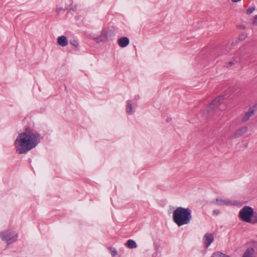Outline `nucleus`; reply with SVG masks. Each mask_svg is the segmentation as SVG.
<instances>
[{
    "instance_id": "nucleus-1",
    "label": "nucleus",
    "mask_w": 257,
    "mask_h": 257,
    "mask_svg": "<svg viewBox=\"0 0 257 257\" xmlns=\"http://www.w3.org/2000/svg\"><path fill=\"white\" fill-rule=\"evenodd\" d=\"M40 134L36 131L27 128L19 134L15 141L16 151L19 154H26L35 148L41 141Z\"/></svg>"
},
{
    "instance_id": "nucleus-2",
    "label": "nucleus",
    "mask_w": 257,
    "mask_h": 257,
    "mask_svg": "<svg viewBox=\"0 0 257 257\" xmlns=\"http://www.w3.org/2000/svg\"><path fill=\"white\" fill-rule=\"evenodd\" d=\"M174 222L178 226L187 224L192 219L191 211L189 208L177 207L173 213Z\"/></svg>"
},
{
    "instance_id": "nucleus-3",
    "label": "nucleus",
    "mask_w": 257,
    "mask_h": 257,
    "mask_svg": "<svg viewBox=\"0 0 257 257\" xmlns=\"http://www.w3.org/2000/svg\"><path fill=\"white\" fill-rule=\"evenodd\" d=\"M253 215V209L249 206H245L239 211V216L240 219L246 222L250 221L251 216Z\"/></svg>"
},
{
    "instance_id": "nucleus-4",
    "label": "nucleus",
    "mask_w": 257,
    "mask_h": 257,
    "mask_svg": "<svg viewBox=\"0 0 257 257\" xmlns=\"http://www.w3.org/2000/svg\"><path fill=\"white\" fill-rule=\"evenodd\" d=\"M16 236L14 232L9 230H5L0 233L1 238L3 240L7 241L8 245L16 240Z\"/></svg>"
},
{
    "instance_id": "nucleus-5",
    "label": "nucleus",
    "mask_w": 257,
    "mask_h": 257,
    "mask_svg": "<svg viewBox=\"0 0 257 257\" xmlns=\"http://www.w3.org/2000/svg\"><path fill=\"white\" fill-rule=\"evenodd\" d=\"M223 100V96H218L215 98L213 101L210 103L209 105L206 108L207 111L209 112L211 109H213L215 107L218 106Z\"/></svg>"
},
{
    "instance_id": "nucleus-6",
    "label": "nucleus",
    "mask_w": 257,
    "mask_h": 257,
    "mask_svg": "<svg viewBox=\"0 0 257 257\" xmlns=\"http://www.w3.org/2000/svg\"><path fill=\"white\" fill-rule=\"evenodd\" d=\"M248 129L247 126H243L237 130L233 134V136L231 137V139L238 138L242 136L243 135L245 134Z\"/></svg>"
},
{
    "instance_id": "nucleus-7",
    "label": "nucleus",
    "mask_w": 257,
    "mask_h": 257,
    "mask_svg": "<svg viewBox=\"0 0 257 257\" xmlns=\"http://www.w3.org/2000/svg\"><path fill=\"white\" fill-rule=\"evenodd\" d=\"M255 111V105L252 106V107H249L248 111H247L245 115L243 116L242 118V121L245 122L248 120L250 117L253 115Z\"/></svg>"
},
{
    "instance_id": "nucleus-8",
    "label": "nucleus",
    "mask_w": 257,
    "mask_h": 257,
    "mask_svg": "<svg viewBox=\"0 0 257 257\" xmlns=\"http://www.w3.org/2000/svg\"><path fill=\"white\" fill-rule=\"evenodd\" d=\"M203 240L206 247H208L214 240V237L212 234L207 233L205 234Z\"/></svg>"
},
{
    "instance_id": "nucleus-9",
    "label": "nucleus",
    "mask_w": 257,
    "mask_h": 257,
    "mask_svg": "<svg viewBox=\"0 0 257 257\" xmlns=\"http://www.w3.org/2000/svg\"><path fill=\"white\" fill-rule=\"evenodd\" d=\"M117 43L120 47L124 48L129 44L130 39L126 37H123L119 39L117 41Z\"/></svg>"
},
{
    "instance_id": "nucleus-10",
    "label": "nucleus",
    "mask_w": 257,
    "mask_h": 257,
    "mask_svg": "<svg viewBox=\"0 0 257 257\" xmlns=\"http://www.w3.org/2000/svg\"><path fill=\"white\" fill-rule=\"evenodd\" d=\"M57 44L61 47H65L68 45V40L65 36H61L57 38Z\"/></svg>"
},
{
    "instance_id": "nucleus-11",
    "label": "nucleus",
    "mask_w": 257,
    "mask_h": 257,
    "mask_svg": "<svg viewBox=\"0 0 257 257\" xmlns=\"http://www.w3.org/2000/svg\"><path fill=\"white\" fill-rule=\"evenodd\" d=\"M102 36L103 38L105 39L107 41L108 40L109 38L114 35V32L113 30L110 29L108 31H102Z\"/></svg>"
},
{
    "instance_id": "nucleus-12",
    "label": "nucleus",
    "mask_w": 257,
    "mask_h": 257,
    "mask_svg": "<svg viewBox=\"0 0 257 257\" xmlns=\"http://www.w3.org/2000/svg\"><path fill=\"white\" fill-rule=\"evenodd\" d=\"M253 252L254 249L253 248H249L245 251L242 257H252Z\"/></svg>"
},
{
    "instance_id": "nucleus-13",
    "label": "nucleus",
    "mask_w": 257,
    "mask_h": 257,
    "mask_svg": "<svg viewBox=\"0 0 257 257\" xmlns=\"http://www.w3.org/2000/svg\"><path fill=\"white\" fill-rule=\"evenodd\" d=\"M216 201L217 204L219 205H228L231 204L230 201H226L220 198H217Z\"/></svg>"
},
{
    "instance_id": "nucleus-14",
    "label": "nucleus",
    "mask_w": 257,
    "mask_h": 257,
    "mask_svg": "<svg viewBox=\"0 0 257 257\" xmlns=\"http://www.w3.org/2000/svg\"><path fill=\"white\" fill-rule=\"evenodd\" d=\"M126 245L127 247L130 248H134L137 247V244L136 242L134 240L131 239H129L127 241Z\"/></svg>"
},
{
    "instance_id": "nucleus-15",
    "label": "nucleus",
    "mask_w": 257,
    "mask_h": 257,
    "mask_svg": "<svg viewBox=\"0 0 257 257\" xmlns=\"http://www.w3.org/2000/svg\"><path fill=\"white\" fill-rule=\"evenodd\" d=\"M133 111V106L131 103V101H127V105L126 107V112L128 114H131Z\"/></svg>"
},
{
    "instance_id": "nucleus-16",
    "label": "nucleus",
    "mask_w": 257,
    "mask_h": 257,
    "mask_svg": "<svg viewBox=\"0 0 257 257\" xmlns=\"http://www.w3.org/2000/svg\"><path fill=\"white\" fill-rule=\"evenodd\" d=\"M249 222L251 223H257V213L253 212V215L251 216V220Z\"/></svg>"
},
{
    "instance_id": "nucleus-17",
    "label": "nucleus",
    "mask_w": 257,
    "mask_h": 257,
    "mask_svg": "<svg viewBox=\"0 0 257 257\" xmlns=\"http://www.w3.org/2000/svg\"><path fill=\"white\" fill-rule=\"evenodd\" d=\"M95 41L96 42H106L107 41L104 38H103V36H102V34H101V35L95 38Z\"/></svg>"
},
{
    "instance_id": "nucleus-18",
    "label": "nucleus",
    "mask_w": 257,
    "mask_h": 257,
    "mask_svg": "<svg viewBox=\"0 0 257 257\" xmlns=\"http://www.w3.org/2000/svg\"><path fill=\"white\" fill-rule=\"evenodd\" d=\"M70 44L75 47H77L79 45V43L77 40H71L70 41Z\"/></svg>"
},
{
    "instance_id": "nucleus-19",
    "label": "nucleus",
    "mask_w": 257,
    "mask_h": 257,
    "mask_svg": "<svg viewBox=\"0 0 257 257\" xmlns=\"http://www.w3.org/2000/svg\"><path fill=\"white\" fill-rule=\"evenodd\" d=\"M109 249L111 251L112 256H114L117 255V252L115 249H112V247H110Z\"/></svg>"
},
{
    "instance_id": "nucleus-20",
    "label": "nucleus",
    "mask_w": 257,
    "mask_h": 257,
    "mask_svg": "<svg viewBox=\"0 0 257 257\" xmlns=\"http://www.w3.org/2000/svg\"><path fill=\"white\" fill-rule=\"evenodd\" d=\"M254 10H255V8L251 7L247 10L246 14L247 15H250V14H252Z\"/></svg>"
},
{
    "instance_id": "nucleus-21",
    "label": "nucleus",
    "mask_w": 257,
    "mask_h": 257,
    "mask_svg": "<svg viewBox=\"0 0 257 257\" xmlns=\"http://www.w3.org/2000/svg\"><path fill=\"white\" fill-rule=\"evenodd\" d=\"M252 24L254 26H257V15L254 17L253 20L252 21Z\"/></svg>"
},
{
    "instance_id": "nucleus-22",
    "label": "nucleus",
    "mask_w": 257,
    "mask_h": 257,
    "mask_svg": "<svg viewBox=\"0 0 257 257\" xmlns=\"http://www.w3.org/2000/svg\"><path fill=\"white\" fill-rule=\"evenodd\" d=\"M70 10H72V11H73L74 12H75L77 10V7H76V6H75V5H74V6L71 5V7L70 8Z\"/></svg>"
},
{
    "instance_id": "nucleus-23",
    "label": "nucleus",
    "mask_w": 257,
    "mask_h": 257,
    "mask_svg": "<svg viewBox=\"0 0 257 257\" xmlns=\"http://www.w3.org/2000/svg\"><path fill=\"white\" fill-rule=\"evenodd\" d=\"M245 37L246 36L244 34H242V35H240L239 36L238 39L239 40L241 41V40H244L245 39Z\"/></svg>"
},
{
    "instance_id": "nucleus-24",
    "label": "nucleus",
    "mask_w": 257,
    "mask_h": 257,
    "mask_svg": "<svg viewBox=\"0 0 257 257\" xmlns=\"http://www.w3.org/2000/svg\"><path fill=\"white\" fill-rule=\"evenodd\" d=\"M219 212H220V211H219V210H214L213 211V213H214V214H215V215H217V214H218L219 213Z\"/></svg>"
},
{
    "instance_id": "nucleus-25",
    "label": "nucleus",
    "mask_w": 257,
    "mask_h": 257,
    "mask_svg": "<svg viewBox=\"0 0 257 257\" xmlns=\"http://www.w3.org/2000/svg\"><path fill=\"white\" fill-rule=\"evenodd\" d=\"M63 10H64V9H63L62 8H58V9H57L56 10V12H57L58 14H59V12H60L61 11Z\"/></svg>"
},
{
    "instance_id": "nucleus-26",
    "label": "nucleus",
    "mask_w": 257,
    "mask_h": 257,
    "mask_svg": "<svg viewBox=\"0 0 257 257\" xmlns=\"http://www.w3.org/2000/svg\"><path fill=\"white\" fill-rule=\"evenodd\" d=\"M233 64H234V63H233L232 62L230 61L229 62V66H232Z\"/></svg>"
},
{
    "instance_id": "nucleus-27",
    "label": "nucleus",
    "mask_w": 257,
    "mask_h": 257,
    "mask_svg": "<svg viewBox=\"0 0 257 257\" xmlns=\"http://www.w3.org/2000/svg\"><path fill=\"white\" fill-rule=\"evenodd\" d=\"M65 90H66V91H67V87H66V86H65Z\"/></svg>"
}]
</instances>
